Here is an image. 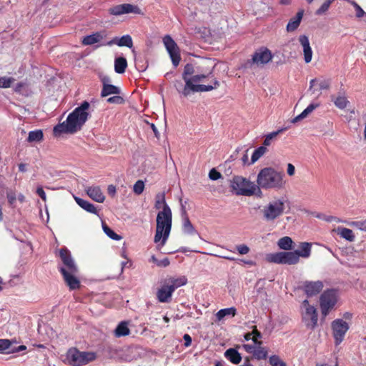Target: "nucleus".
Here are the masks:
<instances>
[{
	"instance_id": "obj_1",
	"label": "nucleus",
	"mask_w": 366,
	"mask_h": 366,
	"mask_svg": "<svg viewBox=\"0 0 366 366\" xmlns=\"http://www.w3.org/2000/svg\"><path fill=\"white\" fill-rule=\"evenodd\" d=\"M89 107V103L84 101L79 107L75 108L68 115L65 122L54 127V135L57 136L64 133L74 134L80 130L89 117V114L87 112Z\"/></svg>"
},
{
	"instance_id": "obj_2",
	"label": "nucleus",
	"mask_w": 366,
	"mask_h": 366,
	"mask_svg": "<svg viewBox=\"0 0 366 366\" xmlns=\"http://www.w3.org/2000/svg\"><path fill=\"white\" fill-rule=\"evenodd\" d=\"M59 256L61 264L58 265V269L66 285L70 290L79 288L81 283L77 277L79 269L70 251L66 247H62L59 250Z\"/></svg>"
},
{
	"instance_id": "obj_3",
	"label": "nucleus",
	"mask_w": 366,
	"mask_h": 366,
	"mask_svg": "<svg viewBox=\"0 0 366 366\" xmlns=\"http://www.w3.org/2000/svg\"><path fill=\"white\" fill-rule=\"evenodd\" d=\"M284 174L272 167H264L257 174V186L260 189L279 190L285 187Z\"/></svg>"
},
{
	"instance_id": "obj_4",
	"label": "nucleus",
	"mask_w": 366,
	"mask_h": 366,
	"mask_svg": "<svg viewBox=\"0 0 366 366\" xmlns=\"http://www.w3.org/2000/svg\"><path fill=\"white\" fill-rule=\"evenodd\" d=\"M172 219V211L169 206H165L162 211L157 214L154 242L157 243L162 240L161 245L165 244L171 231Z\"/></svg>"
},
{
	"instance_id": "obj_5",
	"label": "nucleus",
	"mask_w": 366,
	"mask_h": 366,
	"mask_svg": "<svg viewBox=\"0 0 366 366\" xmlns=\"http://www.w3.org/2000/svg\"><path fill=\"white\" fill-rule=\"evenodd\" d=\"M97 358L96 352L80 351L76 347L69 348L66 353V362L71 366H84Z\"/></svg>"
},
{
	"instance_id": "obj_6",
	"label": "nucleus",
	"mask_w": 366,
	"mask_h": 366,
	"mask_svg": "<svg viewBox=\"0 0 366 366\" xmlns=\"http://www.w3.org/2000/svg\"><path fill=\"white\" fill-rule=\"evenodd\" d=\"M183 80L185 83L184 84L182 81H176L174 86L178 92L185 97L195 92H209L219 86V82L216 79L214 80L213 85L195 84H191L189 79Z\"/></svg>"
},
{
	"instance_id": "obj_7",
	"label": "nucleus",
	"mask_w": 366,
	"mask_h": 366,
	"mask_svg": "<svg viewBox=\"0 0 366 366\" xmlns=\"http://www.w3.org/2000/svg\"><path fill=\"white\" fill-rule=\"evenodd\" d=\"M230 187L237 195L250 197L255 194L257 191L261 192L257 184L241 176L234 177Z\"/></svg>"
},
{
	"instance_id": "obj_8",
	"label": "nucleus",
	"mask_w": 366,
	"mask_h": 366,
	"mask_svg": "<svg viewBox=\"0 0 366 366\" xmlns=\"http://www.w3.org/2000/svg\"><path fill=\"white\" fill-rule=\"evenodd\" d=\"M285 209V201L279 199L269 202L264 206L261 212L262 213L263 219L266 222H272L284 214Z\"/></svg>"
},
{
	"instance_id": "obj_9",
	"label": "nucleus",
	"mask_w": 366,
	"mask_h": 366,
	"mask_svg": "<svg viewBox=\"0 0 366 366\" xmlns=\"http://www.w3.org/2000/svg\"><path fill=\"white\" fill-rule=\"evenodd\" d=\"M301 315L302 320L307 329L314 330L316 327L318 322L317 310L307 299L302 302Z\"/></svg>"
},
{
	"instance_id": "obj_10",
	"label": "nucleus",
	"mask_w": 366,
	"mask_h": 366,
	"mask_svg": "<svg viewBox=\"0 0 366 366\" xmlns=\"http://www.w3.org/2000/svg\"><path fill=\"white\" fill-rule=\"evenodd\" d=\"M267 262L282 264H296L299 262L298 254L294 252H278L266 255Z\"/></svg>"
},
{
	"instance_id": "obj_11",
	"label": "nucleus",
	"mask_w": 366,
	"mask_h": 366,
	"mask_svg": "<svg viewBox=\"0 0 366 366\" xmlns=\"http://www.w3.org/2000/svg\"><path fill=\"white\" fill-rule=\"evenodd\" d=\"M187 278L181 277L179 278H170L165 281L157 292V297H170L172 292L177 288L184 285L187 283Z\"/></svg>"
},
{
	"instance_id": "obj_12",
	"label": "nucleus",
	"mask_w": 366,
	"mask_h": 366,
	"mask_svg": "<svg viewBox=\"0 0 366 366\" xmlns=\"http://www.w3.org/2000/svg\"><path fill=\"white\" fill-rule=\"evenodd\" d=\"M331 327L335 343L338 345L343 341L345 335L349 330V324L342 319H336L332 322Z\"/></svg>"
},
{
	"instance_id": "obj_13",
	"label": "nucleus",
	"mask_w": 366,
	"mask_h": 366,
	"mask_svg": "<svg viewBox=\"0 0 366 366\" xmlns=\"http://www.w3.org/2000/svg\"><path fill=\"white\" fill-rule=\"evenodd\" d=\"M163 42L169 54L173 65L177 67L181 61L180 51L177 44L169 35H166L163 38Z\"/></svg>"
},
{
	"instance_id": "obj_14",
	"label": "nucleus",
	"mask_w": 366,
	"mask_h": 366,
	"mask_svg": "<svg viewBox=\"0 0 366 366\" xmlns=\"http://www.w3.org/2000/svg\"><path fill=\"white\" fill-rule=\"evenodd\" d=\"M140 11L141 10L137 6H134L130 4L116 5L109 9V14L114 16H119L129 13L140 14Z\"/></svg>"
},
{
	"instance_id": "obj_15",
	"label": "nucleus",
	"mask_w": 366,
	"mask_h": 366,
	"mask_svg": "<svg viewBox=\"0 0 366 366\" xmlns=\"http://www.w3.org/2000/svg\"><path fill=\"white\" fill-rule=\"evenodd\" d=\"M272 55L271 51L268 49L265 48L257 51L253 54L252 61V63L259 65L268 63L272 60Z\"/></svg>"
},
{
	"instance_id": "obj_16",
	"label": "nucleus",
	"mask_w": 366,
	"mask_h": 366,
	"mask_svg": "<svg viewBox=\"0 0 366 366\" xmlns=\"http://www.w3.org/2000/svg\"><path fill=\"white\" fill-rule=\"evenodd\" d=\"M323 289V283L322 281H306L303 284V290L305 294L309 296H315L318 295Z\"/></svg>"
},
{
	"instance_id": "obj_17",
	"label": "nucleus",
	"mask_w": 366,
	"mask_h": 366,
	"mask_svg": "<svg viewBox=\"0 0 366 366\" xmlns=\"http://www.w3.org/2000/svg\"><path fill=\"white\" fill-rule=\"evenodd\" d=\"M114 44H116L119 46H127L129 49H132L133 47V41L132 38L130 35L126 34L122 36L121 38H119L117 36L112 39L111 41L102 44V46H112Z\"/></svg>"
},
{
	"instance_id": "obj_18",
	"label": "nucleus",
	"mask_w": 366,
	"mask_h": 366,
	"mask_svg": "<svg viewBox=\"0 0 366 366\" xmlns=\"http://www.w3.org/2000/svg\"><path fill=\"white\" fill-rule=\"evenodd\" d=\"M299 41L303 48L304 59L306 63H310L312 58V50L310 44L309 39L306 35H301Z\"/></svg>"
},
{
	"instance_id": "obj_19",
	"label": "nucleus",
	"mask_w": 366,
	"mask_h": 366,
	"mask_svg": "<svg viewBox=\"0 0 366 366\" xmlns=\"http://www.w3.org/2000/svg\"><path fill=\"white\" fill-rule=\"evenodd\" d=\"M86 192L89 197L95 202L102 203L105 199V196L99 186L89 187L86 188Z\"/></svg>"
},
{
	"instance_id": "obj_20",
	"label": "nucleus",
	"mask_w": 366,
	"mask_h": 366,
	"mask_svg": "<svg viewBox=\"0 0 366 366\" xmlns=\"http://www.w3.org/2000/svg\"><path fill=\"white\" fill-rule=\"evenodd\" d=\"M337 304L336 299H320V307L322 315L325 317L334 309Z\"/></svg>"
},
{
	"instance_id": "obj_21",
	"label": "nucleus",
	"mask_w": 366,
	"mask_h": 366,
	"mask_svg": "<svg viewBox=\"0 0 366 366\" xmlns=\"http://www.w3.org/2000/svg\"><path fill=\"white\" fill-rule=\"evenodd\" d=\"M106 36L104 31H98L84 36L81 41L83 45H92L99 43Z\"/></svg>"
},
{
	"instance_id": "obj_22",
	"label": "nucleus",
	"mask_w": 366,
	"mask_h": 366,
	"mask_svg": "<svg viewBox=\"0 0 366 366\" xmlns=\"http://www.w3.org/2000/svg\"><path fill=\"white\" fill-rule=\"evenodd\" d=\"M303 14L304 11L300 10L297 13L295 17L290 19L287 25V31L288 32L294 31L298 28L303 17Z\"/></svg>"
},
{
	"instance_id": "obj_23",
	"label": "nucleus",
	"mask_w": 366,
	"mask_h": 366,
	"mask_svg": "<svg viewBox=\"0 0 366 366\" xmlns=\"http://www.w3.org/2000/svg\"><path fill=\"white\" fill-rule=\"evenodd\" d=\"M128 325L127 322H121L114 331V336L116 337H121L129 335L130 334V330Z\"/></svg>"
},
{
	"instance_id": "obj_24",
	"label": "nucleus",
	"mask_w": 366,
	"mask_h": 366,
	"mask_svg": "<svg viewBox=\"0 0 366 366\" xmlns=\"http://www.w3.org/2000/svg\"><path fill=\"white\" fill-rule=\"evenodd\" d=\"M75 200L78 205L86 212L92 214H97V209L93 204L79 197H75Z\"/></svg>"
},
{
	"instance_id": "obj_25",
	"label": "nucleus",
	"mask_w": 366,
	"mask_h": 366,
	"mask_svg": "<svg viewBox=\"0 0 366 366\" xmlns=\"http://www.w3.org/2000/svg\"><path fill=\"white\" fill-rule=\"evenodd\" d=\"M127 61L126 58L119 56L114 59V71L117 74H123L127 67Z\"/></svg>"
},
{
	"instance_id": "obj_26",
	"label": "nucleus",
	"mask_w": 366,
	"mask_h": 366,
	"mask_svg": "<svg viewBox=\"0 0 366 366\" xmlns=\"http://www.w3.org/2000/svg\"><path fill=\"white\" fill-rule=\"evenodd\" d=\"M120 93L121 90L119 87L110 84H104V86H102L101 97H105L111 94H119Z\"/></svg>"
},
{
	"instance_id": "obj_27",
	"label": "nucleus",
	"mask_w": 366,
	"mask_h": 366,
	"mask_svg": "<svg viewBox=\"0 0 366 366\" xmlns=\"http://www.w3.org/2000/svg\"><path fill=\"white\" fill-rule=\"evenodd\" d=\"M336 232L342 238L347 241L353 242L355 239V236L350 229L339 227L337 228Z\"/></svg>"
},
{
	"instance_id": "obj_28",
	"label": "nucleus",
	"mask_w": 366,
	"mask_h": 366,
	"mask_svg": "<svg viewBox=\"0 0 366 366\" xmlns=\"http://www.w3.org/2000/svg\"><path fill=\"white\" fill-rule=\"evenodd\" d=\"M224 356L233 364H239L242 357L240 354L234 349H228L224 353Z\"/></svg>"
},
{
	"instance_id": "obj_29",
	"label": "nucleus",
	"mask_w": 366,
	"mask_h": 366,
	"mask_svg": "<svg viewBox=\"0 0 366 366\" xmlns=\"http://www.w3.org/2000/svg\"><path fill=\"white\" fill-rule=\"evenodd\" d=\"M311 244L308 242H302L300 245V250H295V252L298 254V259L302 257L303 258H307L311 254Z\"/></svg>"
},
{
	"instance_id": "obj_30",
	"label": "nucleus",
	"mask_w": 366,
	"mask_h": 366,
	"mask_svg": "<svg viewBox=\"0 0 366 366\" xmlns=\"http://www.w3.org/2000/svg\"><path fill=\"white\" fill-rule=\"evenodd\" d=\"M262 337L261 333L257 330V327L254 326L252 332L245 334L244 339L248 341L252 340L255 345H262V342L258 340Z\"/></svg>"
},
{
	"instance_id": "obj_31",
	"label": "nucleus",
	"mask_w": 366,
	"mask_h": 366,
	"mask_svg": "<svg viewBox=\"0 0 366 366\" xmlns=\"http://www.w3.org/2000/svg\"><path fill=\"white\" fill-rule=\"evenodd\" d=\"M277 245L281 249L290 250L293 248V241L290 237H283L278 240Z\"/></svg>"
},
{
	"instance_id": "obj_32",
	"label": "nucleus",
	"mask_w": 366,
	"mask_h": 366,
	"mask_svg": "<svg viewBox=\"0 0 366 366\" xmlns=\"http://www.w3.org/2000/svg\"><path fill=\"white\" fill-rule=\"evenodd\" d=\"M319 107L318 104H310L308 107L303 110V112L295 117L292 120V123H296L303 119H305L309 114H310L314 109Z\"/></svg>"
},
{
	"instance_id": "obj_33",
	"label": "nucleus",
	"mask_w": 366,
	"mask_h": 366,
	"mask_svg": "<svg viewBox=\"0 0 366 366\" xmlns=\"http://www.w3.org/2000/svg\"><path fill=\"white\" fill-rule=\"evenodd\" d=\"M236 310L234 307L220 310L216 315L218 320H222L225 317H234Z\"/></svg>"
},
{
	"instance_id": "obj_34",
	"label": "nucleus",
	"mask_w": 366,
	"mask_h": 366,
	"mask_svg": "<svg viewBox=\"0 0 366 366\" xmlns=\"http://www.w3.org/2000/svg\"><path fill=\"white\" fill-rule=\"evenodd\" d=\"M44 134L41 130L31 131L29 133L27 141L29 142H40L43 139Z\"/></svg>"
},
{
	"instance_id": "obj_35",
	"label": "nucleus",
	"mask_w": 366,
	"mask_h": 366,
	"mask_svg": "<svg viewBox=\"0 0 366 366\" xmlns=\"http://www.w3.org/2000/svg\"><path fill=\"white\" fill-rule=\"evenodd\" d=\"M267 151V149L265 146H261L259 147L257 149H256L251 157V164L257 162L260 157H262Z\"/></svg>"
},
{
	"instance_id": "obj_36",
	"label": "nucleus",
	"mask_w": 366,
	"mask_h": 366,
	"mask_svg": "<svg viewBox=\"0 0 366 366\" xmlns=\"http://www.w3.org/2000/svg\"><path fill=\"white\" fill-rule=\"evenodd\" d=\"M267 354L268 352L265 347H261V345H257L253 355L258 360H264L267 358Z\"/></svg>"
},
{
	"instance_id": "obj_37",
	"label": "nucleus",
	"mask_w": 366,
	"mask_h": 366,
	"mask_svg": "<svg viewBox=\"0 0 366 366\" xmlns=\"http://www.w3.org/2000/svg\"><path fill=\"white\" fill-rule=\"evenodd\" d=\"M168 206L165 201V194L164 192L158 193L155 197V208L157 209H159L162 207V209L165 207Z\"/></svg>"
},
{
	"instance_id": "obj_38",
	"label": "nucleus",
	"mask_w": 366,
	"mask_h": 366,
	"mask_svg": "<svg viewBox=\"0 0 366 366\" xmlns=\"http://www.w3.org/2000/svg\"><path fill=\"white\" fill-rule=\"evenodd\" d=\"M333 102L335 105L340 109H345L349 104V101L345 96H338L333 100Z\"/></svg>"
},
{
	"instance_id": "obj_39",
	"label": "nucleus",
	"mask_w": 366,
	"mask_h": 366,
	"mask_svg": "<svg viewBox=\"0 0 366 366\" xmlns=\"http://www.w3.org/2000/svg\"><path fill=\"white\" fill-rule=\"evenodd\" d=\"M194 73V69L192 64H187L184 66L182 73V79H191V76Z\"/></svg>"
},
{
	"instance_id": "obj_40",
	"label": "nucleus",
	"mask_w": 366,
	"mask_h": 366,
	"mask_svg": "<svg viewBox=\"0 0 366 366\" xmlns=\"http://www.w3.org/2000/svg\"><path fill=\"white\" fill-rule=\"evenodd\" d=\"M335 1V0H326L324 1L321 6L315 11V14L318 16L325 14Z\"/></svg>"
},
{
	"instance_id": "obj_41",
	"label": "nucleus",
	"mask_w": 366,
	"mask_h": 366,
	"mask_svg": "<svg viewBox=\"0 0 366 366\" xmlns=\"http://www.w3.org/2000/svg\"><path fill=\"white\" fill-rule=\"evenodd\" d=\"M269 363L271 366H287V364L278 355L269 357Z\"/></svg>"
},
{
	"instance_id": "obj_42",
	"label": "nucleus",
	"mask_w": 366,
	"mask_h": 366,
	"mask_svg": "<svg viewBox=\"0 0 366 366\" xmlns=\"http://www.w3.org/2000/svg\"><path fill=\"white\" fill-rule=\"evenodd\" d=\"M285 129H279L276 132H271L266 135L265 139L264 140L263 144L264 146H269L271 144V141L274 138H275L280 133L283 132Z\"/></svg>"
},
{
	"instance_id": "obj_43",
	"label": "nucleus",
	"mask_w": 366,
	"mask_h": 366,
	"mask_svg": "<svg viewBox=\"0 0 366 366\" xmlns=\"http://www.w3.org/2000/svg\"><path fill=\"white\" fill-rule=\"evenodd\" d=\"M183 230L185 233L190 234H194L195 232V229H194L193 225L192 224L191 222L189 221V219L187 217L184 220Z\"/></svg>"
},
{
	"instance_id": "obj_44",
	"label": "nucleus",
	"mask_w": 366,
	"mask_h": 366,
	"mask_svg": "<svg viewBox=\"0 0 366 366\" xmlns=\"http://www.w3.org/2000/svg\"><path fill=\"white\" fill-rule=\"evenodd\" d=\"M14 81V79L12 77L1 76L0 77V88H9Z\"/></svg>"
},
{
	"instance_id": "obj_45",
	"label": "nucleus",
	"mask_w": 366,
	"mask_h": 366,
	"mask_svg": "<svg viewBox=\"0 0 366 366\" xmlns=\"http://www.w3.org/2000/svg\"><path fill=\"white\" fill-rule=\"evenodd\" d=\"M104 232L112 239L119 240L122 239V237L117 234L114 231H113L110 227L105 225L103 227Z\"/></svg>"
},
{
	"instance_id": "obj_46",
	"label": "nucleus",
	"mask_w": 366,
	"mask_h": 366,
	"mask_svg": "<svg viewBox=\"0 0 366 366\" xmlns=\"http://www.w3.org/2000/svg\"><path fill=\"white\" fill-rule=\"evenodd\" d=\"M144 189V183L142 180H138L134 185L133 190L136 194H141Z\"/></svg>"
},
{
	"instance_id": "obj_47",
	"label": "nucleus",
	"mask_w": 366,
	"mask_h": 366,
	"mask_svg": "<svg viewBox=\"0 0 366 366\" xmlns=\"http://www.w3.org/2000/svg\"><path fill=\"white\" fill-rule=\"evenodd\" d=\"M115 96L107 99V102L109 104H122L124 102L123 97L119 94H114Z\"/></svg>"
},
{
	"instance_id": "obj_48",
	"label": "nucleus",
	"mask_w": 366,
	"mask_h": 366,
	"mask_svg": "<svg viewBox=\"0 0 366 366\" xmlns=\"http://www.w3.org/2000/svg\"><path fill=\"white\" fill-rule=\"evenodd\" d=\"M212 72H209L208 74H196L191 76V84L197 83L199 81H202L204 79L209 76V74H211Z\"/></svg>"
},
{
	"instance_id": "obj_49",
	"label": "nucleus",
	"mask_w": 366,
	"mask_h": 366,
	"mask_svg": "<svg viewBox=\"0 0 366 366\" xmlns=\"http://www.w3.org/2000/svg\"><path fill=\"white\" fill-rule=\"evenodd\" d=\"M337 290L335 289H329L325 291L320 295V297H337Z\"/></svg>"
},
{
	"instance_id": "obj_50",
	"label": "nucleus",
	"mask_w": 366,
	"mask_h": 366,
	"mask_svg": "<svg viewBox=\"0 0 366 366\" xmlns=\"http://www.w3.org/2000/svg\"><path fill=\"white\" fill-rule=\"evenodd\" d=\"M236 249L240 254H247L249 252V247L244 244L237 245Z\"/></svg>"
},
{
	"instance_id": "obj_51",
	"label": "nucleus",
	"mask_w": 366,
	"mask_h": 366,
	"mask_svg": "<svg viewBox=\"0 0 366 366\" xmlns=\"http://www.w3.org/2000/svg\"><path fill=\"white\" fill-rule=\"evenodd\" d=\"M11 345V343L10 340L6 339H0V352H4V350L9 349Z\"/></svg>"
},
{
	"instance_id": "obj_52",
	"label": "nucleus",
	"mask_w": 366,
	"mask_h": 366,
	"mask_svg": "<svg viewBox=\"0 0 366 366\" xmlns=\"http://www.w3.org/2000/svg\"><path fill=\"white\" fill-rule=\"evenodd\" d=\"M209 177L212 180H217L222 177V174L213 168L209 172Z\"/></svg>"
},
{
	"instance_id": "obj_53",
	"label": "nucleus",
	"mask_w": 366,
	"mask_h": 366,
	"mask_svg": "<svg viewBox=\"0 0 366 366\" xmlns=\"http://www.w3.org/2000/svg\"><path fill=\"white\" fill-rule=\"evenodd\" d=\"M350 225L355 226L359 229L366 232V219L364 221L352 222Z\"/></svg>"
},
{
	"instance_id": "obj_54",
	"label": "nucleus",
	"mask_w": 366,
	"mask_h": 366,
	"mask_svg": "<svg viewBox=\"0 0 366 366\" xmlns=\"http://www.w3.org/2000/svg\"><path fill=\"white\" fill-rule=\"evenodd\" d=\"M6 197L9 204L13 205L16 199V193L13 191H9L6 193Z\"/></svg>"
},
{
	"instance_id": "obj_55",
	"label": "nucleus",
	"mask_w": 366,
	"mask_h": 366,
	"mask_svg": "<svg viewBox=\"0 0 366 366\" xmlns=\"http://www.w3.org/2000/svg\"><path fill=\"white\" fill-rule=\"evenodd\" d=\"M330 81L329 80H323L321 81L319 84L320 90H327L330 89Z\"/></svg>"
},
{
	"instance_id": "obj_56",
	"label": "nucleus",
	"mask_w": 366,
	"mask_h": 366,
	"mask_svg": "<svg viewBox=\"0 0 366 366\" xmlns=\"http://www.w3.org/2000/svg\"><path fill=\"white\" fill-rule=\"evenodd\" d=\"M145 123L147 124L149 127L152 129V130L153 131L154 134V136L159 139V136H160V134L157 129V128L156 127V126L154 125V124L153 123H149L148 121H145Z\"/></svg>"
},
{
	"instance_id": "obj_57",
	"label": "nucleus",
	"mask_w": 366,
	"mask_h": 366,
	"mask_svg": "<svg viewBox=\"0 0 366 366\" xmlns=\"http://www.w3.org/2000/svg\"><path fill=\"white\" fill-rule=\"evenodd\" d=\"M36 194L41 197V199L44 202H46V193H45V192L44 191V189H43V188L41 187H39L36 189Z\"/></svg>"
},
{
	"instance_id": "obj_58",
	"label": "nucleus",
	"mask_w": 366,
	"mask_h": 366,
	"mask_svg": "<svg viewBox=\"0 0 366 366\" xmlns=\"http://www.w3.org/2000/svg\"><path fill=\"white\" fill-rule=\"evenodd\" d=\"M169 263H170L169 259L167 257H165L162 260H159V262L157 263V266L166 267L169 265Z\"/></svg>"
},
{
	"instance_id": "obj_59",
	"label": "nucleus",
	"mask_w": 366,
	"mask_h": 366,
	"mask_svg": "<svg viewBox=\"0 0 366 366\" xmlns=\"http://www.w3.org/2000/svg\"><path fill=\"white\" fill-rule=\"evenodd\" d=\"M244 350L247 352H250V353H252L254 354V351L255 350V348L257 347V345H249V344H247V345H243Z\"/></svg>"
},
{
	"instance_id": "obj_60",
	"label": "nucleus",
	"mask_w": 366,
	"mask_h": 366,
	"mask_svg": "<svg viewBox=\"0 0 366 366\" xmlns=\"http://www.w3.org/2000/svg\"><path fill=\"white\" fill-rule=\"evenodd\" d=\"M183 338L184 340V346L187 347L190 346L192 344V337H190V335L188 334H185Z\"/></svg>"
},
{
	"instance_id": "obj_61",
	"label": "nucleus",
	"mask_w": 366,
	"mask_h": 366,
	"mask_svg": "<svg viewBox=\"0 0 366 366\" xmlns=\"http://www.w3.org/2000/svg\"><path fill=\"white\" fill-rule=\"evenodd\" d=\"M287 172L288 175H290V176H293L295 174V168L294 165L292 164L291 163H289L287 164Z\"/></svg>"
},
{
	"instance_id": "obj_62",
	"label": "nucleus",
	"mask_w": 366,
	"mask_h": 366,
	"mask_svg": "<svg viewBox=\"0 0 366 366\" xmlns=\"http://www.w3.org/2000/svg\"><path fill=\"white\" fill-rule=\"evenodd\" d=\"M107 192H108L109 195L113 197L116 194V187L112 184L109 185Z\"/></svg>"
},
{
	"instance_id": "obj_63",
	"label": "nucleus",
	"mask_w": 366,
	"mask_h": 366,
	"mask_svg": "<svg viewBox=\"0 0 366 366\" xmlns=\"http://www.w3.org/2000/svg\"><path fill=\"white\" fill-rule=\"evenodd\" d=\"M328 222H342L339 218L334 217V216H327L325 219Z\"/></svg>"
},
{
	"instance_id": "obj_64",
	"label": "nucleus",
	"mask_w": 366,
	"mask_h": 366,
	"mask_svg": "<svg viewBox=\"0 0 366 366\" xmlns=\"http://www.w3.org/2000/svg\"><path fill=\"white\" fill-rule=\"evenodd\" d=\"M24 85H25V84L23 82L18 83L14 88V92L16 93H20L21 91V89L24 86Z\"/></svg>"
}]
</instances>
